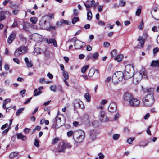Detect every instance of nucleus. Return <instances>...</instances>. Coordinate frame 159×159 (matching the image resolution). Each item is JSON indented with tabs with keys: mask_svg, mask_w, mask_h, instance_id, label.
I'll return each mask as SVG.
<instances>
[{
	"mask_svg": "<svg viewBox=\"0 0 159 159\" xmlns=\"http://www.w3.org/2000/svg\"><path fill=\"white\" fill-rule=\"evenodd\" d=\"M133 76V82L134 84H138L142 78H147L146 72L145 68H142L139 71L134 73Z\"/></svg>",
	"mask_w": 159,
	"mask_h": 159,
	"instance_id": "obj_1",
	"label": "nucleus"
},
{
	"mask_svg": "<svg viewBox=\"0 0 159 159\" xmlns=\"http://www.w3.org/2000/svg\"><path fill=\"white\" fill-rule=\"evenodd\" d=\"M84 135V132L81 130L75 131L74 132L73 139L76 143H81L83 141Z\"/></svg>",
	"mask_w": 159,
	"mask_h": 159,
	"instance_id": "obj_2",
	"label": "nucleus"
},
{
	"mask_svg": "<svg viewBox=\"0 0 159 159\" xmlns=\"http://www.w3.org/2000/svg\"><path fill=\"white\" fill-rule=\"evenodd\" d=\"M143 104L147 106H151L154 102V98L151 94L147 95L143 99Z\"/></svg>",
	"mask_w": 159,
	"mask_h": 159,
	"instance_id": "obj_3",
	"label": "nucleus"
},
{
	"mask_svg": "<svg viewBox=\"0 0 159 159\" xmlns=\"http://www.w3.org/2000/svg\"><path fill=\"white\" fill-rule=\"evenodd\" d=\"M48 19V16H44L42 18V20L44 22L43 26L44 28L48 31H51L52 29L56 30V27L55 26H51L49 27L50 26L49 23L46 20Z\"/></svg>",
	"mask_w": 159,
	"mask_h": 159,
	"instance_id": "obj_4",
	"label": "nucleus"
},
{
	"mask_svg": "<svg viewBox=\"0 0 159 159\" xmlns=\"http://www.w3.org/2000/svg\"><path fill=\"white\" fill-rule=\"evenodd\" d=\"M63 124L61 123V118L57 116L53 120V124L52 126V128L57 129L61 127Z\"/></svg>",
	"mask_w": 159,
	"mask_h": 159,
	"instance_id": "obj_5",
	"label": "nucleus"
},
{
	"mask_svg": "<svg viewBox=\"0 0 159 159\" xmlns=\"http://www.w3.org/2000/svg\"><path fill=\"white\" fill-rule=\"evenodd\" d=\"M70 147V144L68 143L61 142L58 147V151L59 152H63L66 148Z\"/></svg>",
	"mask_w": 159,
	"mask_h": 159,
	"instance_id": "obj_6",
	"label": "nucleus"
},
{
	"mask_svg": "<svg viewBox=\"0 0 159 159\" xmlns=\"http://www.w3.org/2000/svg\"><path fill=\"white\" fill-rule=\"evenodd\" d=\"M99 118V120L101 122H106L109 120V119L107 117L105 112L103 111H102L100 112Z\"/></svg>",
	"mask_w": 159,
	"mask_h": 159,
	"instance_id": "obj_7",
	"label": "nucleus"
},
{
	"mask_svg": "<svg viewBox=\"0 0 159 159\" xmlns=\"http://www.w3.org/2000/svg\"><path fill=\"white\" fill-rule=\"evenodd\" d=\"M132 97L133 96L129 93L128 92L125 93L123 95L124 102L125 103H129Z\"/></svg>",
	"mask_w": 159,
	"mask_h": 159,
	"instance_id": "obj_8",
	"label": "nucleus"
},
{
	"mask_svg": "<svg viewBox=\"0 0 159 159\" xmlns=\"http://www.w3.org/2000/svg\"><path fill=\"white\" fill-rule=\"evenodd\" d=\"M117 106L116 103L114 102H111L108 107V110L111 113L115 112L116 110Z\"/></svg>",
	"mask_w": 159,
	"mask_h": 159,
	"instance_id": "obj_9",
	"label": "nucleus"
},
{
	"mask_svg": "<svg viewBox=\"0 0 159 159\" xmlns=\"http://www.w3.org/2000/svg\"><path fill=\"white\" fill-rule=\"evenodd\" d=\"M140 103V101L139 100L134 98L133 97L131 99L129 104V105L131 106H137Z\"/></svg>",
	"mask_w": 159,
	"mask_h": 159,
	"instance_id": "obj_10",
	"label": "nucleus"
},
{
	"mask_svg": "<svg viewBox=\"0 0 159 159\" xmlns=\"http://www.w3.org/2000/svg\"><path fill=\"white\" fill-rule=\"evenodd\" d=\"M96 132L94 130H91L89 133V141H93L96 138Z\"/></svg>",
	"mask_w": 159,
	"mask_h": 159,
	"instance_id": "obj_11",
	"label": "nucleus"
},
{
	"mask_svg": "<svg viewBox=\"0 0 159 159\" xmlns=\"http://www.w3.org/2000/svg\"><path fill=\"white\" fill-rule=\"evenodd\" d=\"M74 46L76 49H80L83 47V46H85V43L79 40H77L76 42L74 43Z\"/></svg>",
	"mask_w": 159,
	"mask_h": 159,
	"instance_id": "obj_12",
	"label": "nucleus"
},
{
	"mask_svg": "<svg viewBox=\"0 0 159 159\" xmlns=\"http://www.w3.org/2000/svg\"><path fill=\"white\" fill-rule=\"evenodd\" d=\"M134 72V69L133 66L131 65L128 64L125 66V70L124 72L128 73L129 72Z\"/></svg>",
	"mask_w": 159,
	"mask_h": 159,
	"instance_id": "obj_13",
	"label": "nucleus"
},
{
	"mask_svg": "<svg viewBox=\"0 0 159 159\" xmlns=\"http://www.w3.org/2000/svg\"><path fill=\"white\" fill-rule=\"evenodd\" d=\"M32 37L34 41L36 42H39L43 40V38L41 35L38 34H33Z\"/></svg>",
	"mask_w": 159,
	"mask_h": 159,
	"instance_id": "obj_14",
	"label": "nucleus"
},
{
	"mask_svg": "<svg viewBox=\"0 0 159 159\" xmlns=\"http://www.w3.org/2000/svg\"><path fill=\"white\" fill-rule=\"evenodd\" d=\"M114 74L116 76L118 77L119 80L120 81L121 80L123 79H124V72L122 71H118L116 72Z\"/></svg>",
	"mask_w": 159,
	"mask_h": 159,
	"instance_id": "obj_15",
	"label": "nucleus"
},
{
	"mask_svg": "<svg viewBox=\"0 0 159 159\" xmlns=\"http://www.w3.org/2000/svg\"><path fill=\"white\" fill-rule=\"evenodd\" d=\"M16 136L18 139H20L22 141H25L27 139L26 137L21 133L17 134Z\"/></svg>",
	"mask_w": 159,
	"mask_h": 159,
	"instance_id": "obj_16",
	"label": "nucleus"
},
{
	"mask_svg": "<svg viewBox=\"0 0 159 159\" xmlns=\"http://www.w3.org/2000/svg\"><path fill=\"white\" fill-rule=\"evenodd\" d=\"M16 36V34L14 33H12L8 38V42L9 44L11 43L15 39Z\"/></svg>",
	"mask_w": 159,
	"mask_h": 159,
	"instance_id": "obj_17",
	"label": "nucleus"
},
{
	"mask_svg": "<svg viewBox=\"0 0 159 159\" xmlns=\"http://www.w3.org/2000/svg\"><path fill=\"white\" fill-rule=\"evenodd\" d=\"M74 106L77 108H82L84 107V105H83V103L82 102H78L75 101L74 103Z\"/></svg>",
	"mask_w": 159,
	"mask_h": 159,
	"instance_id": "obj_18",
	"label": "nucleus"
},
{
	"mask_svg": "<svg viewBox=\"0 0 159 159\" xmlns=\"http://www.w3.org/2000/svg\"><path fill=\"white\" fill-rule=\"evenodd\" d=\"M134 73L132 72L126 73V74H125V72H124V79H128L130 78L131 77L133 76Z\"/></svg>",
	"mask_w": 159,
	"mask_h": 159,
	"instance_id": "obj_19",
	"label": "nucleus"
},
{
	"mask_svg": "<svg viewBox=\"0 0 159 159\" xmlns=\"http://www.w3.org/2000/svg\"><path fill=\"white\" fill-rule=\"evenodd\" d=\"M47 42L48 44H51L53 43V46L55 47H57V45L56 40L54 39H50L48 40H47Z\"/></svg>",
	"mask_w": 159,
	"mask_h": 159,
	"instance_id": "obj_20",
	"label": "nucleus"
},
{
	"mask_svg": "<svg viewBox=\"0 0 159 159\" xmlns=\"http://www.w3.org/2000/svg\"><path fill=\"white\" fill-rule=\"evenodd\" d=\"M138 41H139V43H140L141 47H143L144 44L145 39L143 37L139 36L138 39Z\"/></svg>",
	"mask_w": 159,
	"mask_h": 159,
	"instance_id": "obj_21",
	"label": "nucleus"
},
{
	"mask_svg": "<svg viewBox=\"0 0 159 159\" xmlns=\"http://www.w3.org/2000/svg\"><path fill=\"white\" fill-rule=\"evenodd\" d=\"M87 19L88 20H91L92 17V15L91 10L89 9H87Z\"/></svg>",
	"mask_w": 159,
	"mask_h": 159,
	"instance_id": "obj_22",
	"label": "nucleus"
},
{
	"mask_svg": "<svg viewBox=\"0 0 159 159\" xmlns=\"http://www.w3.org/2000/svg\"><path fill=\"white\" fill-rule=\"evenodd\" d=\"M18 154V152H13L11 153L9 155V159H16L15 158L17 156Z\"/></svg>",
	"mask_w": 159,
	"mask_h": 159,
	"instance_id": "obj_23",
	"label": "nucleus"
},
{
	"mask_svg": "<svg viewBox=\"0 0 159 159\" xmlns=\"http://www.w3.org/2000/svg\"><path fill=\"white\" fill-rule=\"evenodd\" d=\"M150 66L152 67H155L157 66L159 67V61L158 60L152 61L150 65Z\"/></svg>",
	"mask_w": 159,
	"mask_h": 159,
	"instance_id": "obj_24",
	"label": "nucleus"
},
{
	"mask_svg": "<svg viewBox=\"0 0 159 159\" xmlns=\"http://www.w3.org/2000/svg\"><path fill=\"white\" fill-rule=\"evenodd\" d=\"M112 79L113 82L114 83H117L119 81H120L114 74L112 76Z\"/></svg>",
	"mask_w": 159,
	"mask_h": 159,
	"instance_id": "obj_25",
	"label": "nucleus"
},
{
	"mask_svg": "<svg viewBox=\"0 0 159 159\" xmlns=\"http://www.w3.org/2000/svg\"><path fill=\"white\" fill-rule=\"evenodd\" d=\"M41 49L39 48H35L34 51V55H37L41 53Z\"/></svg>",
	"mask_w": 159,
	"mask_h": 159,
	"instance_id": "obj_26",
	"label": "nucleus"
},
{
	"mask_svg": "<svg viewBox=\"0 0 159 159\" xmlns=\"http://www.w3.org/2000/svg\"><path fill=\"white\" fill-rule=\"evenodd\" d=\"M19 49L20 47H19L18 49H17L15 52L14 55L16 57H18L20 54L22 53L21 50H20V49Z\"/></svg>",
	"mask_w": 159,
	"mask_h": 159,
	"instance_id": "obj_27",
	"label": "nucleus"
},
{
	"mask_svg": "<svg viewBox=\"0 0 159 159\" xmlns=\"http://www.w3.org/2000/svg\"><path fill=\"white\" fill-rule=\"evenodd\" d=\"M123 57V55H119L117 56L115 58V60L117 61L118 62H120L121 61Z\"/></svg>",
	"mask_w": 159,
	"mask_h": 159,
	"instance_id": "obj_28",
	"label": "nucleus"
},
{
	"mask_svg": "<svg viewBox=\"0 0 159 159\" xmlns=\"http://www.w3.org/2000/svg\"><path fill=\"white\" fill-rule=\"evenodd\" d=\"M89 67V65H85L81 69V72L84 73L86 71L87 69Z\"/></svg>",
	"mask_w": 159,
	"mask_h": 159,
	"instance_id": "obj_29",
	"label": "nucleus"
},
{
	"mask_svg": "<svg viewBox=\"0 0 159 159\" xmlns=\"http://www.w3.org/2000/svg\"><path fill=\"white\" fill-rule=\"evenodd\" d=\"M63 76L64 77V79L68 80L69 78L68 73L66 71L63 72Z\"/></svg>",
	"mask_w": 159,
	"mask_h": 159,
	"instance_id": "obj_30",
	"label": "nucleus"
},
{
	"mask_svg": "<svg viewBox=\"0 0 159 159\" xmlns=\"http://www.w3.org/2000/svg\"><path fill=\"white\" fill-rule=\"evenodd\" d=\"M84 98L88 102H89L90 101L91 97L88 93H85L84 95Z\"/></svg>",
	"mask_w": 159,
	"mask_h": 159,
	"instance_id": "obj_31",
	"label": "nucleus"
},
{
	"mask_svg": "<svg viewBox=\"0 0 159 159\" xmlns=\"http://www.w3.org/2000/svg\"><path fill=\"white\" fill-rule=\"evenodd\" d=\"M30 20L33 24H35L37 21V19L36 17H33L30 18Z\"/></svg>",
	"mask_w": 159,
	"mask_h": 159,
	"instance_id": "obj_32",
	"label": "nucleus"
},
{
	"mask_svg": "<svg viewBox=\"0 0 159 159\" xmlns=\"http://www.w3.org/2000/svg\"><path fill=\"white\" fill-rule=\"evenodd\" d=\"M24 110V108H20L18 109L16 113V116H18L20 115V114L22 113L23 111Z\"/></svg>",
	"mask_w": 159,
	"mask_h": 159,
	"instance_id": "obj_33",
	"label": "nucleus"
},
{
	"mask_svg": "<svg viewBox=\"0 0 159 159\" xmlns=\"http://www.w3.org/2000/svg\"><path fill=\"white\" fill-rule=\"evenodd\" d=\"M14 21V23L11 25V27L12 28L17 27L18 25V24L17 23V19H15Z\"/></svg>",
	"mask_w": 159,
	"mask_h": 159,
	"instance_id": "obj_34",
	"label": "nucleus"
},
{
	"mask_svg": "<svg viewBox=\"0 0 159 159\" xmlns=\"http://www.w3.org/2000/svg\"><path fill=\"white\" fill-rule=\"evenodd\" d=\"M37 89H35L34 91V96H37L39 95L40 94L42 93V91L40 90H39L37 92Z\"/></svg>",
	"mask_w": 159,
	"mask_h": 159,
	"instance_id": "obj_35",
	"label": "nucleus"
},
{
	"mask_svg": "<svg viewBox=\"0 0 159 159\" xmlns=\"http://www.w3.org/2000/svg\"><path fill=\"white\" fill-rule=\"evenodd\" d=\"M5 12H2L0 16V21H2L4 20L5 18Z\"/></svg>",
	"mask_w": 159,
	"mask_h": 159,
	"instance_id": "obj_36",
	"label": "nucleus"
},
{
	"mask_svg": "<svg viewBox=\"0 0 159 159\" xmlns=\"http://www.w3.org/2000/svg\"><path fill=\"white\" fill-rule=\"evenodd\" d=\"M99 54L97 52L94 53L92 55V58L95 59H97L99 57Z\"/></svg>",
	"mask_w": 159,
	"mask_h": 159,
	"instance_id": "obj_37",
	"label": "nucleus"
},
{
	"mask_svg": "<svg viewBox=\"0 0 159 159\" xmlns=\"http://www.w3.org/2000/svg\"><path fill=\"white\" fill-rule=\"evenodd\" d=\"M20 47V49L22 53L25 52L27 51V48L25 46H21Z\"/></svg>",
	"mask_w": 159,
	"mask_h": 159,
	"instance_id": "obj_38",
	"label": "nucleus"
},
{
	"mask_svg": "<svg viewBox=\"0 0 159 159\" xmlns=\"http://www.w3.org/2000/svg\"><path fill=\"white\" fill-rule=\"evenodd\" d=\"M57 87L56 85H52L50 87V89L51 91L53 92H56L57 90Z\"/></svg>",
	"mask_w": 159,
	"mask_h": 159,
	"instance_id": "obj_39",
	"label": "nucleus"
},
{
	"mask_svg": "<svg viewBox=\"0 0 159 159\" xmlns=\"http://www.w3.org/2000/svg\"><path fill=\"white\" fill-rule=\"evenodd\" d=\"M74 134V132H73L72 131H70L67 133V136L68 137H70L73 136V135Z\"/></svg>",
	"mask_w": 159,
	"mask_h": 159,
	"instance_id": "obj_40",
	"label": "nucleus"
},
{
	"mask_svg": "<svg viewBox=\"0 0 159 159\" xmlns=\"http://www.w3.org/2000/svg\"><path fill=\"white\" fill-rule=\"evenodd\" d=\"M120 136V135L119 134H114L113 136V139L115 140H118L119 139Z\"/></svg>",
	"mask_w": 159,
	"mask_h": 159,
	"instance_id": "obj_41",
	"label": "nucleus"
},
{
	"mask_svg": "<svg viewBox=\"0 0 159 159\" xmlns=\"http://www.w3.org/2000/svg\"><path fill=\"white\" fill-rule=\"evenodd\" d=\"M79 20V18L78 17L74 18L72 20V23L73 24H75Z\"/></svg>",
	"mask_w": 159,
	"mask_h": 159,
	"instance_id": "obj_42",
	"label": "nucleus"
},
{
	"mask_svg": "<svg viewBox=\"0 0 159 159\" xmlns=\"http://www.w3.org/2000/svg\"><path fill=\"white\" fill-rule=\"evenodd\" d=\"M59 139L58 138H55L52 140V144H53L56 143L59 140Z\"/></svg>",
	"mask_w": 159,
	"mask_h": 159,
	"instance_id": "obj_43",
	"label": "nucleus"
},
{
	"mask_svg": "<svg viewBox=\"0 0 159 159\" xmlns=\"http://www.w3.org/2000/svg\"><path fill=\"white\" fill-rule=\"evenodd\" d=\"M159 51V48L158 47H156L153 50V53L154 55L156 54Z\"/></svg>",
	"mask_w": 159,
	"mask_h": 159,
	"instance_id": "obj_44",
	"label": "nucleus"
},
{
	"mask_svg": "<svg viewBox=\"0 0 159 159\" xmlns=\"http://www.w3.org/2000/svg\"><path fill=\"white\" fill-rule=\"evenodd\" d=\"M141 12V9L140 8H138L137 10L136 11L135 14L137 16H139Z\"/></svg>",
	"mask_w": 159,
	"mask_h": 159,
	"instance_id": "obj_45",
	"label": "nucleus"
},
{
	"mask_svg": "<svg viewBox=\"0 0 159 159\" xmlns=\"http://www.w3.org/2000/svg\"><path fill=\"white\" fill-rule=\"evenodd\" d=\"M61 21L62 22V24L66 25H69V24L70 23V22L69 21H68L65 20L64 19H61Z\"/></svg>",
	"mask_w": 159,
	"mask_h": 159,
	"instance_id": "obj_46",
	"label": "nucleus"
},
{
	"mask_svg": "<svg viewBox=\"0 0 159 159\" xmlns=\"http://www.w3.org/2000/svg\"><path fill=\"white\" fill-rule=\"evenodd\" d=\"M98 158L99 159H104L105 158L104 155L102 153H100L98 154Z\"/></svg>",
	"mask_w": 159,
	"mask_h": 159,
	"instance_id": "obj_47",
	"label": "nucleus"
},
{
	"mask_svg": "<svg viewBox=\"0 0 159 159\" xmlns=\"http://www.w3.org/2000/svg\"><path fill=\"white\" fill-rule=\"evenodd\" d=\"M26 66L28 67H31L33 66V64L32 63V61H30L29 63H27Z\"/></svg>",
	"mask_w": 159,
	"mask_h": 159,
	"instance_id": "obj_48",
	"label": "nucleus"
},
{
	"mask_svg": "<svg viewBox=\"0 0 159 159\" xmlns=\"http://www.w3.org/2000/svg\"><path fill=\"white\" fill-rule=\"evenodd\" d=\"M77 40L76 39V37H74L71 39L69 40V41L70 42H74V43H75V42H77Z\"/></svg>",
	"mask_w": 159,
	"mask_h": 159,
	"instance_id": "obj_49",
	"label": "nucleus"
},
{
	"mask_svg": "<svg viewBox=\"0 0 159 159\" xmlns=\"http://www.w3.org/2000/svg\"><path fill=\"white\" fill-rule=\"evenodd\" d=\"M143 20H142L141 21V22L139 26H138V28L139 29H142L143 27Z\"/></svg>",
	"mask_w": 159,
	"mask_h": 159,
	"instance_id": "obj_50",
	"label": "nucleus"
},
{
	"mask_svg": "<svg viewBox=\"0 0 159 159\" xmlns=\"http://www.w3.org/2000/svg\"><path fill=\"white\" fill-rule=\"evenodd\" d=\"M19 12V10L16 9H13L12 11L13 14L15 15H16Z\"/></svg>",
	"mask_w": 159,
	"mask_h": 159,
	"instance_id": "obj_51",
	"label": "nucleus"
},
{
	"mask_svg": "<svg viewBox=\"0 0 159 159\" xmlns=\"http://www.w3.org/2000/svg\"><path fill=\"white\" fill-rule=\"evenodd\" d=\"M57 90H58L59 91H60L61 92H63V89H62V86L61 85H58L57 87Z\"/></svg>",
	"mask_w": 159,
	"mask_h": 159,
	"instance_id": "obj_52",
	"label": "nucleus"
},
{
	"mask_svg": "<svg viewBox=\"0 0 159 159\" xmlns=\"http://www.w3.org/2000/svg\"><path fill=\"white\" fill-rule=\"evenodd\" d=\"M56 25L58 27H60L62 25V23L61 21V20L60 21L57 22L56 23Z\"/></svg>",
	"mask_w": 159,
	"mask_h": 159,
	"instance_id": "obj_53",
	"label": "nucleus"
},
{
	"mask_svg": "<svg viewBox=\"0 0 159 159\" xmlns=\"http://www.w3.org/2000/svg\"><path fill=\"white\" fill-rule=\"evenodd\" d=\"M92 56V55L91 54H89L86 56L85 59L87 60L88 61L91 58Z\"/></svg>",
	"mask_w": 159,
	"mask_h": 159,
	"instance_id": "obj_54",
	"label": "nucleus"
},
{
	"mask_svg": "<svg viewBox=\"0 0 159 159\" xmlns=\"http://www.w3.org/2000/svg\"><path fill=\"white\" fill-rule=\"evenodd\" d=\"M30 129L29 128H25L23 130L25 134L28 133L30 131Z\"/></svg>",
	"mask_w": 159,
	"mask_h": 159,
	"instance_id": "obj_55",
	"label": "nucleus"
},
{
	"mask_svg": "<svg viewBox=\"0 0 159 159\" xmlns=\"http://www.w3.org/2000/svg\"><path fill=\"white\" fill-rule=\"evenodd\" d=\"M34 145L36 147H39V142L37 139H35L34 142Z\"/></svg>",
	"mask_w": 159,
	"mask_h": 159,
	"instance_id": "obj_56",
	"label": "nucleus"
},
{
	"mask_svg": "<svg viewBox=\"0 0 159 159\" xmlns=\"http://www.w3.org/2000/svg\"><path fill=\"white\" fill-rule=\"evenodd\" d=\"M94 72L93 70H90L89 73V76H92L94 74Z\"/></svg>",
	"mask_w": 159,
	"mask_h": 159,
	"instance_id": "obj_57",
	"label": "nucleus"
},
{
	"mask_svg": "<svg viewBox=\"0 0 159 159\" xmlns=\"http://www.w3.org/2000/svg\"><path fill=\"white\" fill-rule=\"evenodd\" d=\"M9 129V128L3 131L2 133V134L3 135H6L7 134V133L8 132Z\"/></svg>",
	"mask_w": 159,
	"mask_h": 159,
	"instance_id": "obj_58",
	"label": "nucleus"
},
{
	"mask_svg": "<svg viewBox=\"0 0 159 159\" xmlns=\"http://www.w3.org/2000/svg\"><path fill=\"white\" fill-rule=\"evenodd\" d=\"M134 140V139L129 138L127 140V143L129 144H131L132 143L133 141Z\"/></svg>",
	"mask_w": 159,
	"mask_h": 159,
	"instance_id": "obj_59",
	"label": "nucleus"
},
{
	"mask_svg": "<svg viewBox=\"0 0 159 159\" xmlns=\"http://www.w3.org/2000/svg\"><path fill=\"white\" fill-rule=\"evenodd\" d=\"M8 126V124H5L3 125L1 127V129L2 130L4 129L5 128H6L7 126Z\"/></svg>",
	"mask_w": 159,
	"mask_h": 159,
	"instance_id": "obj_60",
	"label": "nucleus"
},
{
	"mask_svg": "<svg viewBox=\"0 0 159 159\" xmlns=\"http://www.w3.org/2000/svg\"><path fill=\"white\" fill-rule=\"evenodd\" d=\"M103 8L102 6H99L98 7V11L99 12H101Z\"/></svg>",
	"mask_w": 159,
	"mask_h": 159,
	"instance_id": "obj_61",
	"label": "nucleus"
},
{
	"mask_svg": "<svg viewBox=\"0 0 159 159\" xmlns=\"http://www.w3.org/2000/svg\"><path fill=\"white\" fill-rule=\"evenodd\" d=\"M116 54V50H113L111 52V54L112 57H113L114 55Z\"/></svg>",
	"mask_w": 159,
	"mask_h": 159,
	"instance_id": "obj_62",
	"label": "nucleus"
},
{
	"mask_svg": "<svg viewBox=\"0 0 159 159\" xmlns=\"http://www.w3.org/2000/svg\"><path fill=\"white\" fill-rule=\"evenodd\" d=\"M84 4L86 8V9L87 10V9H89V8H91L92 7L91 5H90V4L87 5L85 3H84Z\"/></svg>",
	"mask_w": 159,
	"mask_h": 159,
	"instance_id": "obj_63",
	"label": "nucleus"
},
{
	"mask_svg": "<svg viewBox=\"0 0 159 159\" xmlns=\"http://www.w3.org/2000/svg\"><path fill=\"white\" fill-rule=\"evenodd\" d=\"M120 5L121 6H124L125 5V2L123 0H121L120 1Z\"/></svg>",
	"mask_w": 159,
	"mask_h": 159,
	"instance_id": "obj_64",
	"label": "nucleus"
}]
</instances>
